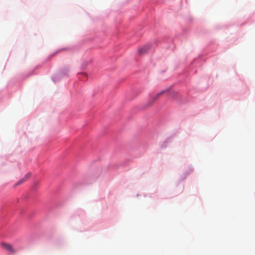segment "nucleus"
<instances>
[{"mask_svg":"<svg viewBox=\"0 0 255 255\" xmlns=\"http://www.w3.org/2000/svg\"><path fill=\"white\" fill-rule=\"evenodd\" d=\"M165 91H164V90L158 93V94H156L155 96H153L151 98V100H150V104H152L155 101H156V100H158L159 97L161 96V95H162L164 93H165Z\"/></svg>","mask_w":255,"mask_h":255,"instance_id":"1","label":"nucleus"},{"mask_svg":"<svg viewBox=\"0 0 255 255\" xmlns=\"http://www.w3.org/2000/svg\"><path fill=\"white\" fill-rule=\"evenodd\" d=\"M1 246L3 249L6 250L7 251H8L9 252H12V253L14 252V250H13L12 246L9 244H7L5 243H1Z\"/></svg>","mask_w":255,"mask_h":255,"instance_id":"2","label":"nucleus"},{"mask_svg":"<svg viewBox=\"0 0 255 255\" xmlns=\"http://www.w3.org/2000/svg\"><path fill=\"white\" fill-rule=\"evenodd\" d=\"M30 174L29 173H27L26 174L25 176L22 178V179H21L16 184V185H20L21 184V183H23L24 182H25L27 179H28L30 177Z\"/></svg>","mask_w":255,"mask_h":255,"instance_id":"3","label":"nucleus"},{"mask_svg":"<svg viewBox=\"0 0 255 255\" xmlns=\"http://www.w3.org/2000/svg\"><path fill=\"white\" fill-rule=\"evenodd\" d=\"M148 49L147 46H145L139 49V53L140 54H143Z\"/></svg>","mask_w":255,"mask_h":255,"instance_id":"4","label":"nucleus"}]
</instances>
